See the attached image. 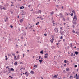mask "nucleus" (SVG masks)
Segmentation results:
<instances>
[{
	"mask_svg": "<svg viewBox=\"0 0 79 79\" xmlns=\"http://www.w3.org/2000/svg\"><path fill=\"white\" fill-rule=\"evenodd\" d=\"M73 21H77V17L76 16V15H74L73 19Z\"/></svg>",
	"mask_w": 79,
	"mask_h": 79,
	"instance_id": "1",
	"label": "nucleus"
},
{
	"mask_svg": "<svg viewBox=\"0 0 79 79\" xmlns=\"http://www.w3.org/2000/svg\"><path fill=\"white\" fill-rule=\"evenodd\" d=\"M60 34H61V35H64V32L63 31H62L61 30H60Z\"/></svg>",
	"mask_w": 79,
	"mask_h": 79,
	"instance_id": "2",
	"label": "nucleus"
},
{
	"mask_svg": "<svg viewBox=\"0 0 79 79\" xmlns=\"http://www.w3.org/2000/svg\"><path fill=\"white\" fill-rule=\"evenodd\" d=\"M38 60H39V62H40V64H41V63H42V62L43 61V60L42 59H41V60L38 59Z\"/></svg>",
	"mask_w": 79,
	"mask_h": 79,
	"instance_id": "3",
	"label": "nucleus"
},
{
	"mask_svg": "<svg viewBox=\"0 0 79 79\" xmlns=\"http://www.w3.org/2000/svg\"><path fill=\"white\" fill-rule=\"evenodd\" d=\"M22 34L24 35H26V32L25 31H24L22 33Z\"/></svg>",
	"mask_w": 79,
	"mask_h": 79,
	"instance_id": "4",
	"label": "nucleus"
},
{
	"mask_svg": "<svg viewBox=\"0 0 79 79\" xmlns=\"http://www.w3.org/2000/svg\"><path fill=\"white\" fill-rule=\"evenodd\" d=\"M24 20V18H22L20 20V23H23V21Z\"/></svg>",
	"mask_w": 79,
	"mask_h": 79,
	"instance_id": "5",
	"label": "nucleus"
},
{
	"mask_svg": "<svg viewBox=\"0 0 79 79\" xmlns=\"http://www.w3.org/2000/svg\"><path fill=\"white\" fill-rule=\"evenodd\" d=\"M74 22H73V24H77V23L76 22V21H73Z\"/></svg>",
	"mask_w": 79,
	"mask_h": 79,
	"instance_id": "6",
	"label": "nucleus"
},
{
	"mask_svg": "<svg viewBox=\"0 0 79 79\" xmlns=\"http://www.w3.org/2000/svg\"><path fill=\"white\" fill-rule=\"evenodd\" d=\"M75 53L76 54V55H78V53H79V52H77V51H76L75 52Z\"/></svg>",
	"mask_w": 79,
	"mask_h": 79,
	"instance_id": "7",
	"label": "nucleus"
},
{
	"mask_svg": "<svg viewBox=\"0 0 79 79\" xmlns=\"http://www.w3.org/2000/svg\"><path fill=\"white\" fill-rule=\"evenodd\" d=\"M17 64H18V62H17L16 61L14 63V65H15V66H17Z\"/></svg>",
	"mask_w": 79,
	"mask_h": 79,
	"instance_id": "8",
	"label": "nucleus"
},
{
	"mask_svg": "<svg viewBox=\"0 0 79 79\" xmlns=\"http://www.w3.org/2000/svg\"><path fill=\"white\" fill-rule=\"evenodd\" d=\"M30 73L31 74H34V71H31L30 72Z\"/></svg>",
	"mask_w": 79,
	"mask_h": 79,
	"instance_id": "9",
	"label": "nucleus"
},
{
	"mask_svg": "<svg viewBox=\"0 0 79 79\" xmlns=\"http://www.w3.org/2000/svg\"><path fill=\"white\" fill-rule=\"evenodd\" d=\"M5 58H6L5 59V60H6V61H7V60H8V58L7 57V56H5Z\"/></svg>",
	"mask_w": 79,
	"mask_h": 79,
	"instance_id": "10",
	"label": "nucleus"
},
{
	"mask_svg": "<svg viewBox=\"0 0 79 79\" xmlns=\"http://www.w3.org/2000/svg\"><path fill=\"white\" fill-rule=\"evenodd\" d=\"M10 69V71H14V69L13 68H11Z\"/></svg>",
	"mask_w": 79,
	"mask_h": 79,
	"instance_id": "11",
	"label": "nucleus"
},
{
	"mask_svg": "<svg viewBox=\"0 0 79 79\" xmlns=\"http://www.w3.org/2000/svg\"><path fill=\"white\" fill-rule=\"evenodd\" d=\"M41 10H39V11H38L37 13H38V14H39V13H41Z\"/></svg>",
	"mask_w": 79,
	"mask_h": 79,
	"instance_id": "12",
	"label": "nucleus"
},
{
	"mask_svg": "<svg viewBox=\"0 0 79 79\" xmlns=\"http://www.w3.org/2000/svg\"><path fill=\"white\" fill-rule=\"evenodd\" d=\"M57 77H58V76H57V75H55L53 77L54 78H57Z\"/></svg>",
	"mask_w": 79,
	"mask_h": 79,
	"instance_id": "13",
	"label": "nucleus"
},
{
	"mask_svg": "<svg viewBox=\"0 0 79 79\" xmlns=\"http://www.w3.org/2000/svg\"><path fill=\"white\" fill-rule=\"evenodd\" d=\"M76 79H79V74H78L77 75V77H76Z\"/></svg>",
	"mask_w": 79,
	"mask_h": 79,
	"instance_id": "14",
	"label": "nucleus"
},
{
	"mask_svg": "<svg viewBox=\"0 0 79 79\" xmlns=\"http://www.w3.org/2000/svg\"><path fill=\"white\" fill-rule=\"evenodd\" d=\"M62 18H63V19H62L63 21H65V18H64V16Z\"/></svg>",
	"mask_w": 79,
	"mask_h": 79,
	"instance_id": "15",
	"label": "nucleus"
},
{
	"mask_svg": "<svg viewBox=\"0 0 79 79\" xmlns=\"http://www.w3.org/2000/svg\"><path fill=\"white\" fill-rule=\"evenodd\" d=\"M77 77V74L76 73V75L74 77V78H76V77Z\"/></svg>",
	"mask_w": 79,
	"mask_h": 79,
	"instance_id": "16",
	"label": "nucleus"
},
{
	"mask_svg": "<svg viewBox=\"0 0 79 79\" xmlns=\"http://www.w3.org/2000/svg\"><path fill=\"white\" fill-rule=\"evenodd\" d=\"M55 29L57 30V32H56V33H58V29L56 28H55Z\"/></svg>",
	"mask_w": 79,
	"mask_h": 79,
	"instance_id": "17",
	"label": "nucleus"
},
{
	"mask_svg": "<svg viewBox=\"0 0 79 79\" xmlns=\"http://www.w3.org/2000/svg\"><path fill=\"white\" fill-rule=\"evenodd\" d=\"M69 47H70L71 48L73 47V45L72 44V43H71L69 45Z\"/></svg>",
	"mask_w": 79,
	"mask_h": 79,
	"instance_id": "18",
	"label": "nucleus"
},
{
	"mask_svg": "<svg viewBox=\"0 0 79 79\" xmlns=\"http://www.w3.org/2000/svg\"><path fill=\"white\" fill-rule=\"evenodd\" d=\"M43 50H41L40 52V53H41V54H44V52H43Z\"/></svg>",
	"mask_w": 79,
	"mask_h": 79,
	"instance_id": "19",
	"label": "nucleus"
},
{
	"mask_svg": "<svg viewBox=\"0 0 79 79\" xmlns=\"http://www.w3.org/2000/svg\"><path fill=\"white\" fill-rule=\"evenodd\" d=\"M39 22H38L36 23V26H37V25H39Z\"/></svg>",
	"mask_w": 79,
	"mask_h": 79,
	"instance_id": "20",
	"label": "nucleus"
},
{
	"mask_svg": "<svg viewBox=\"0 0 79 79\" xmlns=\"http://www.w3.org/2000/svg\"><path fill=\"white\" fill-rule=\"evenodd\" d=\"M11 70H8L9 73L10 74H11Z\"/></svg>",
	"mask_w": 79,
	"mask_h": 79,
	"instance_id": "21",
	"label": "nucleus"
},
{
	"mask_svg": "<svg viewBox=\"0 0 79 79\" xmlns=\"http://www.w3.org/2000/svg\"><path fill=\"white\" fill-rule=\"evenodd\" d=\"M19 55H18L17 58L18 59H19Z\"/></svg>",
	"mask_w": 79,
	"mask_h": 79,
	"instance_id": "22",
	"label": "nucleus"
},
{
	"mask_svg": "<svg viewBox=\"0 0 79 79\" xmlns=\"http://www.w3.org/2000/svg\"><path fill=\"white\" fill-rule=\"evenodd\" d=\"M29 73H27L26 76H29Z\"/></svg>",
	"mask_w": 79,
	"mask_h": 79,
	"instance_id": "23",
	"label": "nucleus"
},
{
	"mask_svg": "<svg viewBox=\"0 0 79 79\" xmlns=\"http://www.w3.org/2000/svg\"><path fill=\"white\" fill-rule=\"evenodd\" d=\"M66 71H69V68L67 69L66 70Z\"/></svg>",
	"mask_w": 79,
	"mask_h": 79,
	"instance_id": "24",
	"label": "nucleus"
},
{
	"mask_svg": "<svg viewBox=\"0 0 79 79\" xmlns=\"http://www.w3.org/2000/svg\"><path fill=\"white\" fill-rule=\"evenodd\" d=\"M71 77H72V79H73L74 78V77H73V76H70V77H69L70 79H71Z\"/></svg>",
	"mask_w": 79,
	"mask_h": 79,
	"instance_id": "25",
	"label": "nucleus"
},
{
	"mask_svg": "<svg viewBox=\"0 0 79 79\" xmlns=\"http://www.w3.org/2000/svg\"><path fill=\"white\" fill-rule=\"evenodd\" d=\"M70 16H73V13H72L71 14H70Z\"/></svg>",
	"mask_w": 79,
	"mask_h": 79,
	"instance_id": "26",
	"label": "nucleus"
},
{
	"mask_svg": "<svg viewBox=\"0 0 79 79\" xmlns=\"http://www.w3.org/2000/svg\"><path fill=\"white\" fill-rule=\"evenodd\" d=\"M14 59H16V56L14 55Z\"/></svg>",
	"mask_w": 79,
	"mask_h": 79,
	"instance_id": "27",
	"label": "nucleus"
},
{
	"mask_svg": "<svg viewBox=\"0 0 79 79\" xmlns=\"http://www.w3.org/2000/svg\"><path fill=\"white\" fill-rule=\"evenodd\" d=\"M9 77H10V79H12L13 77H11V76H9Z\"/></svg>",
	"mask_w": 79,
	"mask_h": 79,
	"instance_id": "28",
	"label": "nucleus"
},
{
	"mask_svg": "<svg viewBox=\"0 0 79 79\" xmlns=\"http://www.w3.org/2000/svg\"><path fill=\"white\" fill-rule=\"evenodd\" d=\"M72 32H73V33H76V32L75 31H74V30H73L72 31Z\"/></svg>",
	"mask_w": 79,
	"mask_h": 79,
	"instance_id": "29",
	"label": "nucleus"
},
{
	"mask_svg": "<svg viewBox=\"0 0 79 79\" xmlns=\"http://www.w3.org/2000/svg\"><path fill=\"white\" fill-rule=\"evenodd\" d=\"M10 27H11V28H13V27L12 25H11L10 26Z\"/></svg>",
	"mask_w": 79,
	"mask_h": 79,
	"instance_id": "30",
	"label": "nucleus"
},
{
	"mask_svg": "<svg viewBox=\"0 0 79 79\" xmlns=\"http://www.w3.org/2000/svg\"><path fill=\"white\" fill-rule=\"evenodd\" d=\"M75 12V11L73 10L72 11V13H73Z\"/></svg>",
	"mask_w": 79,
	"mask_h": 79,
	"instance_id": "31",
	"label": "nucleus"
},
{
	"mask_svg": "<svg viewBox=\"0 0 79 79\" xmlns=\"http://www.w3.org/2000/svg\"><path fill=\"white\" fill-rule=\"evenodd\" d=\"M48 57V56H44V58H47Z\"/></svg>",
	"mask_w": 79,
	"mask_h": 79,
	"instance_id": "32",
	"label": "nucleus"
},
{
	"mask_svg": "<svg viewBox=\"0 0 79 79\" xmlns=\"http://www.w3.org/2000/svg\"><path fill=\"white\" fill-rule=\"evenodd\" d=\"M64 62L65 63H67V61L66 60H64Z\"/></svg>",
	"mask_w": 79,
	"mask_h": 79,
	"instance_id": "33",
	"label": "nucleus"
},
{
	"mask_svg": "<svg viewBox=\"0 0 79 79\" xmlns=\"http://www.w3.org/2000/svg\"><path fill=\"white\" fill-rule=\"evenodd\" d=\"M15 11H16V13H18V10H17L16 9L15 10Z\"/></svg>",
	"mask_w": 79,
	"mask_h": 79,
	"instance_id": "34",
	"label": "nucleus"
},
{
	"mask_svg": "<svg viewBox=\"0 0 79 79\" xmlns=\"http://www.w3.org/2000/svg\"><path fill=\"white\" fill-rule=\"evenodd\" d=\"M24 12H23L22 14H21L22 15H24Z\"/></svg>",
	"mask_w": 79,
	"mask_h": 79,
	"instance_id": "35",
	"label": "nucleus"
},
{
	"mask_svg": "<svg viewBox=\"0 0 79 79\" xmlns=\"http://www.w3.org/2000/svg\"><path fill=\"white\" fill-rule=\"evenodd\" d=\"M35 68H37V65H34Z\"/></svg>",
	"mask_w": 79,
	"mask_h": 79,
	"instance_id": "36",
	"label": "nucleus"
},
{
	"mask_svg": "<svg viewBox=\"0 0 79 79\" xmlns=\"http://www.w3.org/2000/svg\"><path fill=\"white\" fill-rule=\"evenodd\" d=\"M22 9H24V7L23 6H22Z\"/></svg>",
	"mask_w": 79,
	"mask_h": 79,
	"instance_id": "37",
	"label": "nucleus"
},
{
	"mask_svg": "<svg viewBox=\"0 0 79 79\" xmlns=\"http://www.w3.org/2000/svg\"><path fill=\"white\" fill-rule=\"evenodd\" d=\"M51 40L53 41V40H55V39H53V38H52L51 39Z\"/></svg>",
	"mask_w": 79,
	"mask_h": 79,
	"instance_id": "38",
	"label": "nucleus"
},
{
	"mask_svg": "<svg viewBox=\"0 0 79 79\" xmlns=\"http://www.w3.org/2000/svg\"><path fill=\"white\" fill-rule=\"evenodd\" d=\"M11 54H12V55L15 56V54L13 53V52L11 53Z\"/></svg>",
	"mask_w": 79,
	"mask_h": 79,
	"instance_id": "39",
	"label": "nucleus"
},
{
	"mask_svg": "<svg viewBox=\"0 0 79 79\" xmlns=\"http://www.w3.org/2000/svg\"><path fill=\"white\" fill-rule=\"evenodd\" d=\"M21 39H24V37H23V36L21 37Z\"/></svg>",
	"mask_w": 79,
	"mask_h": 79,
	"instance_id": "40",
	"label": "nucleus"
},
{
	"mask_svg": "<svg viewBox=\"0 0 79 79\" xmlns=\"http://www.w3.org/2000/svg\"><path fill=\"white\" fill-rule=\"evenodd\" d=\"M63 73H66V70H64L63 71Z\"/></svg>",
	"mask_w": 79,
	"mask_h": 79,
	"instance_id": "41",
	"label": "nucleus"
},
{
	"mask_svg": "<svg viewBox=\"0 0 79 79\" xmlns=\"http://www.w3.org/2000/svg\"><path fill=\"white\" fill-rule=\"evenodd\" d=\"M50 42H51V43H53V41H52V40H51Z\"/></svg>",
	"mask_w": 79,
	"mask_h": 79,
	"instance_id": "42",
	"label": "nucleus"
},
{
	"mask_svg": "<svg viewBox=\"0 0 79 79\" xmlns=\"http://www.w3.org/2000/svg\"><path fill=\"white\" fill-rule=\"evenodd\" d=\"M27 72H25V75H26V74H27Z\"/></svg>",
	"mask_w": 79,
	"mask_h": 79,
	"instance_id": "43",
	"label": "nucleus"
},
{
	"mask_svg": "<svg viewBox=\"0 0 79 79\" xmlns=\"http://www.w3.org/2000/svg\"><path fill=\"white\" fill-rule=\"evenodd\" d=\"M6 73V71H5V70H4L3 71V73Z\"/></svg>",
	"mask_w": 79,
	"mask_h": 79,
	"instance_id": "44",
	"label": "nucleus"
},
{
	"mask_svg": "<svg viewBox=\"0 0 79 79\" xmlns=\"http://www.w3.org/2000/svg\"><path fill=\"white\" fill-rule=\"evenodd\" d=\"M77 65H75L74 66L75 68H76V67H77Z\"/></svg>",
	"mask_w": 79,
	"mask_h": 79,
	"instance_id": "45",
	"label": "nucleus"
},
{
	"mask_svg": "<svg viewBox=\"0 0 79 79\" xmlns=\"http://www.w3.org/2000/svg\"><path fill=\"white\" fill-rule=\"evenodd\" d=\"M39 16V18H42V16H41L40 15Z\"/></svg>",
	"mask_w": 79,
	"mask_h": 79,
	"instance_id": "46",
	"label": "nucleus"
},
{
	"mask_svg": "<svg viewBox=\"0 0 79 79\" xmlns=\"http://www.w3.org/2000/svg\"><path fill=\"white\" fill-rule=\"evenodd\" d=\"M51 15H52V14H53V13L52 12H51L50 13Z\"/></svg>",
	"mask_w": 79,
	"mask_h": 79,
	"instance_id": "47",
	"label": "nucleus"
},
{
	"mask_svg": "<svg viewBox=\"0 0 79 79\" xmlns=\"http://www.w3.org/2000/svg\"><path fill=\"white\" fill-rule=\"evenodd\" d=\"M76 34H79V32H78V31L76 32Z\"/></svg>",
	"mask_w": 79,
	"mask_h": 79,
	"instance_id": "48",
	"label": "nucleus"
},
{
	"mask_svg": "<svg viewBox=\"0 0 79 79\" xmlns=\"http://www.w3.org/2000/svg\"><path fill=\"white\" fill-rule=\"evenodd\" d=\"M24 53H23V57H24Z\"/></svg>",
	"mask_w": 79,
	"mask_h": 79,
	"instance_id": "49",
	"label": "nucleus"
},
{
	"mask_svg": "<svg viewBox=\"0 0 79 79\" xmlns=\"http://www.w3.org/2000/svg\"><path fill=\"white\" fill-rule=\"evenodd\" d=\"M59 15H63L62 13H60V14H59Z\"/></svg>",
	"mask_w": 79,
	"mask_h": 79,
	"instance_id": "50",
	"label": "nucleus"
},
{
	"mask_svg": "<svg viewBox=\"0 0 79 79\" xmlns=\"http://www.w3.org/2000/svg\"><path fill=\"white\" fill-rule=\"evenodd\" d=\"M44 36H47V34H44Z\"/></svg>",
	"mask_w": 79,
	"mask_h": 79,
	"instance_id": "51",
	"label": "nucleus"
},
{
	"mask_svg": "<svg viewBox=\"0 0 79 79\" xmlns=\"http://www.w3.org/2000/svg\"><path fill=\"white\" fill-rule=\"evenodd\" d=\"M3 10H6V9L5 8V7H3Z\"/></svg>",
	"mask_w": 79,
	"mask_h": 79,
	"instance_id": "52",
	"label": "nucleus"
},
{
	"mask_svg": "<svg viewBox=\"0 0 79 79\" xmlns=\"http://www.w3.org/2000/svg\"><path fill=\"white\" fill-rule=\"evenodd\" d=\"M45 56H47V55H48V53L45 54Z\"/></svg>",
	"mask_w": 79,
	"mask_h": 79,
	"instance_id": "53",
	"label": "nucleus"
},
{
	"mask_svg": "<svg viewBox=\"0 0 79 79\" xmlns=\"http://www.w3.org/2000/svg\"><path fill=\"white\" fill-rule=\"evenodd\" d=\"M71 56H73V53L71 52Z\"/></svg>",
	"mask_w": 79,
	"mask_h": 79,
	"instance_id": "54",
	"label": "nucleus"
},
{
	"mask_svg": "<svg viewBox=\"0 0 79 79\" xmlns=\"http://www.w3.org/2000/svg\"><path fill=\"white\" fill-rule=\"evenodd\" d=\"M20 10H21V9H23L22 6V7H20Z\"/></svg>",
	"mask_w": 79,
	"mask_h": 79,
	"instance_id": "55",
	"label": "nucleus"
},
{
	"mask_svg": "<svg viewBox=\"0 0 79 79\" xmlns=\"http://www.w3.org/2000/svg\"><path fill=\"white\" fill-rule=\"evenodd\" d=\"M60 39H63V36H61Z\"/></svg>",
	"mask_w": 79,
	"mask_h": 79,
	"instance_id": "56",
	"label": "nucleus"
},
{
	"mask_svg": "<svg viewBox=\"0 0 79 79\" xmlns=\"http://www.w3.org/2000/svg\"><path fill=\"white\" fill-rule=\"evenodd\" d=\"M60 17L61 18H63V15H62L61 16H60Z\"/></svg>",
	"mask_w": 79,
	"mask_h": 79,
	"instance_id": "57",
	"label": "nucleus"
},
{
	"mask_svg": "<svg viewBox=\"0 0 79 79\" xmlns=\"http://www.w3.org/2000/svg\"><path fill=\"white\" fill-rule=\"evenodd\" d=\"M32 27V26H31L30 27H29V29H31Z\"/></svg>",
	"mask_w": 79,
	"mask_h": 79,
	"instance_id": "58",
	"label": "nucleus"
},
{
	"mask_svg": "<svg viewBox=\"0 0 79 79\" xmlns=\"http://www.w3.org/2000/svg\"><path fill=\"white\" fill-rule=\"evenodd\" d=\"M75 27V26H74V25H73V28H74Z\"/></svg>",
	"mask_w": 79,
	"mask_h": 79,
	"instance_id": "59",
	"label": "nucleus"
},
{
	"mask_svg": "<svg viewBox=\"0 0 79 79\" xmlns=\"http://www.w3.org/2000/svg\"><path fill=\"white\" fill-rule=\"evenodd\" d=\"M9 68V66H7V67H6V69H7V68Z\"/></svg>",
	"mask_w": 79,
	"mask_h": 79,
	"instance_id": "60",
	"label": "nucleus"
},
{
	"mask_svg": "<svg viewBox=\"0 0 79 79\" xmlns=\"http://www.w3.org/2000/svg\"><path fill=\"white\" fill-rule=\"evenodd\" d=\"M41 58V56H39V59H40Z\"/></svg>",
	"mask_w": 79,
	"mask_h": 79,
	"instance_id": "61",
	"label": "nucleus"
},
{
	"mask_svg": "<svg viewBox=\"0 0 79 79\" xmlns=\"http://www.w3.org/2000/svg\"><path fill=\"white\" fill-rule=\"evenodd\" d=\"M63 42H65V39H63Z\"/></svg>",
	"mask_w": 79,
	"mask_h": 79,
	"instance_id": "62",
	"label": "nucleus"
},
{
	"mask_svg": "<svg viewBox=\"0 0 79 79\" xmlns=\"http://www.w3.org/2000/svg\"><path fill=\"white\" fill-rule=\"evenodd\" d=\"M8 71H9V70H10V68H8Z\"/></svg>",
	"mask_w": 79,
	"mask_h": 79,
	"instance_id": "63",
	"label": "nucleus"
},
{
	"mask_svg": "<svg viewBox=\"0 0 79 79\" xmlns=\"http://www.w3.org/2000/svg\"><path fill=\"white\" fill-rule=\"evenodd\" d=\"M9 37H10V34H9Z\"/></svg>",
	"mask_w": 79,
	"mask_h": 79,
	"instance_id": "64",
	"label": "nucleus"
}]
</instances>
